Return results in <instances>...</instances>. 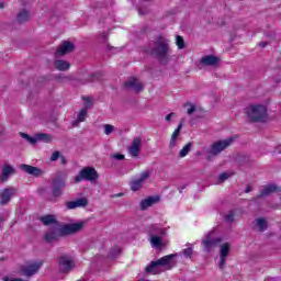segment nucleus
<instances>
[{
  "label": "nucleus",
  "mask_w": 281,
  "mask_h": 281,
  "mask_svg": "<svg viewBox=\"0 0 281 281\" xmlns=\"http://www.w3.org/2000/svg\"><path fill=\"white\" fill-rule=\"evenodd\" d=\"M148 52L160 65L170 63V41L162 35H158L148 46Z\"/></svg>",
  "instance_id": "obj_1"
},
{
  "label": "nucleus",
  "mask_w": 281,
  "mask_h": 281,
  "mask_svg": "<svg viewBox=\"0 0 281 281\" xmlns=\"http://www.w3.org/2000/svg\"><path fill=\"white\" fill-rule=\"evenodd\" d=\"M67 188V173L60 171L57 172L53 179L52 194L53 198L49 201L56 202V199L63 196V189Z\"/></svg>",
  "instance_id": "obj_2"
},
{
  "label": "nucleus",
  "mask_w": 281,
  "mask_h": 281,
  "mask_svg": "<svg viewBox=\"0 0 281 281\" xmlns=\"http://www.w3.org/2000/svg\"><path fill=\"white\" fill-rule=\"evenodd\" d=\"M245 113L249 122H265L267 120V106L262 104H251L246 108Z\"/></svg>",
  "instance_id": "obj_3"
},
{
  "label": "nucleus",
  "mask_w": 281,
  "mask_h": 281,
  "mask_svg": "<svg viewBox=\"0 0 281 281\" xmlns=\"http://www.w3.org/2000/svg\"><path fill=\"white\" fill-rule=\"evenodd\" d=\"M233 144H234V137H228V138L213 143L207 150V156H206L207 161H210L212 157H218V155H221L223 150L229 148Z\"/></svg>",
  "instance_id": "obj_4"
},
{
  "label": "nucleus",
  "mask_w": 281,
  "mask_h": 281,
  "mask_svg": "<svg viewBox=\"0 0 281 281\" xmlns=\"http://www.w3.org/2000/svg\"><path fill=\"white\" fill-rule=\"evenodd\" d=\"M100 175L93 167H85L79 171V175L75 177V183H80V181H98Z\"/></svg>",
  "instance_id": "obj_5"
},
{
  "label": "nucleus",
  "mask_w": 281,
  "mask_h": 281,
  "mask_svg": "<svg viewBox=\"0 0 281 281\" xmlns=\"http://www.w3.org/2000/svg\"><path fill=\"white\" fill-rule=\"evenodd\" d=\"M221 243H223V238L214 237V231L209 232V234H206L204 239L202 240V245L206 254H210V251H212L214 247L221 245Z\"/></svg>",
  "instance_id": "obj_6"
},
{
  "label": "nucleus",
  "mask_w": 281,
  "mask_h": 281,
  "mask_svg": "<svg viewBox=\"0 0 281 281\" xmlns=\"http://www.w3.org/2000/svg\"><path fill=\"white\" fill-rule=\"evenodd\" d=\"M75 267H76V263L74 262V259L69 255H61L58 258L59 273H69L74 271Z\"/></svg>",
  "instance_id": "obj_7"
},
{
  "label": "nucleus",
  "mask_w": 281,
  "mask_h": 281,
  "mask_svg": "<svg viewBox=\"0 0 281 281\" xmlns=\"http://www.w3.org/2000/svg\"><path fill=\"white\" fill-rule=\"evenodd\" d=\"M65 234L63 233V227L60 226H52L44 235V240L46 243H56V240H60Z\"/></svg>",
  "instance_id": "obj_8"
},
{
  "label": "nucleus",
  "mask_w": 281,
  "mask_h": 281,
  "mask_svg": "<svg viewBox=\"0 0 281 281\" xmlns=\"http://www.w3.org/2000/svg\"><path fill=\"white\" fill-rule=\"evenodd\" d=\"M124 87L127 91H134V93H142L144 91V83L136 77H128L124 81Z\"/></svg>",
  "instance_id": "obj_9"
},
{
  "label": "nucleus",
  "mask_w": 281,
  "mask_h": 281,
  "mask_svg": "<svg viewBox=\"0 0 281 281\" xmlns=\"http://www.w3.org/2000/svg\"><path fill=\"white\" fill-rule=\"evenodd\" d=\"M19 194V189L14 187H7L0 191V205H8L13 196Z\"/></svg>",
  "instance_id": "obj_10"
},
{
  "label": "nucleus",
  "mask_w": 281,
  "mask_h": 281,
  "mask_svg": "<svg viewBox=\"0 0 281 281\" xmlns=\"http://www.w3.org/2000/svg\"><path fill=\"white\" fill-rule=\"evenodd\" d=\"M42 267H43L42 260L31 262V263L22 267V273H23V276H26V278H32V276H36V273H38V270Z\"/></svg>",
  "instance_id": "obj_11"
},
{
  "label": "nucleus",
  "mask_w": 281,
  "mask_h": 281,
  "mask_svg": "<svg viewBox=\"0 0 281 281\" xmlns=\"http://www.w3.org/2000/svg\"><path fill=\"white\" fill-rule=\"evenodd\" d=\"M85 227V222H78L74 224H65L61 227V231L64 233V236H71L72 234H78L79 232H82Z\"/></svg>",
  "instance_id": "obj_12"
},
{
  "label": "nucleus",
  "mask_w": 281,
  "mask_h": 281,
  "mask_svg": "<svg viewBox=\"0 0 281 281\" xmlns=\"http://www.w3.org/2000/svg\"><path fill=\"white\" fill-rule=\"evenodd\" d=\"M76 49V46L74 43L69 41L63 42L58 47L55 53V58H60V56H67V54H71Z\"/></svg>",
  "instance_id": "obj_13"
},
{
  "label": "nucleus",
  "mask_w": 281,
  "mask_h": 281,
  "mask_svg": "<svg viewBox=\"0 0 281 281\" xmlns=\"http://www.w3.org/2000/svg\"><path fill=\"white\" fill-rule=\"evenodd\" d=\"M175 258H177V254L167 255L156 261L158 262V267H165L167 270H170L177 267V260Z\"/></svg>",
  "instance_id": "obj_14"
},
{
  "label": "nucleus",
  "mask_w": 281,
  "mask_h": 281,
  "mask_svg": "<svg viewBox=\"0 0 281 281\" xmlns=\"http://www.w3.org/2000/svg\"><path fill=\"white\" fill-rule=\"evenodd\" d=\"M149 177H150V171L148 170L143 171L138 179L132 180L130 182L131 190L133 192H137V190H139V188L144 186V181H146V179H148Z\"/></svg>",
  "instance_id": "obj_15"
},
{
  "label": "nucleus",
  "mask_w": 281,
  "mask_h": 281,
  "mask_svg": "<svg viewBox=\"0 0 281 281\" xmlns=\"http://www.w3.org/2000/svg\"><path fill=\"white\" fill-rule=\"evenodd\" d=\"M12 175H16V169H14V167H12L10 164L4 165L0 173V183L8 182Z\"/></svg>",
  "instance_id": "obj_16"
},
{
  "label": "nucleus",
  "mask_w": 281,
  "mask_h": 281,
  "mask_svg": "<svg viewBox=\"0 0 281 281\" xmlns=\"http://www.w3.org/2000/svg\"><path fill=\"white\" fill-rule=\"evenodd\" d=\"M229 243H225L222 245L220 249V262L218 268L223 271L225 269V265L227 262V257L229 256Z\"/></svg>",
  "instance_id": "obj_17"
},
{
  "label": "nucleus",
  "mask_w": 281,
  "mask_h": 281,
  "mask_svg": "<svg viewBox=\"0 0 281 281\" xmlns=\"http://www.w3.org/2000/svg\"><path fill=\"white\" fill-rule=\"evenodd\" d=\"M20 169L26 175H31L32 177H42V175H45V171H43V169L34 167L32 165L22 164L20 166Z\"/></svg>",
  "instance_id": "obj_18"
},
{
  "label": "nucleus",
  "mask_w": 281,
  "mask_h": 281,
  "mask_svg": "<svg viewBox=\"0 0 281 281\" xmlns=\"http://www.w3.org/2000/svg\"><path fill=\"white\" fill-rule=\"evenodd\" d=\"M274 192H280V187L276 184L263 186L259 192L258 199H265L266 196H271Z\"/></svg>",
  "instance_id": "obj_19"
},
{
  "label": "nucleus",
  "mask_w": 281,
  "mask_h": 281,
  "mask_svg": "<svg viewBox=\"0 0 281 281\" xmlns=\"http://www.w3.org/2000/svg\"><path fill=\"white\" fill-rule=\"evenodd\" d=\"M200 63L205 67H218V63H221V58L214 55H205L201 58Z\"/></svg>",
  "instance_id": "obj_20"
},
{
  "label": "nucleus",
  "mask_w": 281,
  "mask_h": 281,
  "mask_svg": "<svg viewBox=\"0 0 281 281\" xmlns=\"http://www.w3.org/2000/svg\"><path fill=\"white\" fill-rule=\"evenodd\" d=\"M89 200L87 198H80L76 201L66 202V210H76V207H87Z\"/></svg>",
  "instance_id": "obj_21"
},
{
  "label": "nucleus",
  "mask_w": 281,
  "mask_h": 281,
  "mask_svg": "<svg viewBox=\"0 0 281 281\" xmlns=\"http://www.w3.org/2000/svg\"><path fill=\"white\" fill-rule=\"evenodd\" d=\"M142 149V138L136 137L133 139L131 146L128 147V153L132 157H139V150Z\"/></svg>",
  "instance_id": "obj_22"
},
{
  "label": "nucleus",
  "mask_w": 281,
  "mask_h": 281,
  "mask_svg": "<svg viewBox=\"0 0 281 281\" xmlns=\"http://www.w3.org/2000/svg\"><path fill=\"white\" fill-rule=\"evenodd\" d=\"M159 201H160L159 195L148 196L140 201L139 207L140 210H148V207H153V205H155L156 203H159Z\"/></svg>",
  "instance_id": "obj_23"
},
{
  "label": "nucleus",
  "mask_w": 281,
  "mask_h": 281,
  "mask_svg": "<svg viewBox=\"0 0 281 281\" xmlns=\"http://www.w3.org/2000/svg\"><path fill=\"white\" fill-rule=\"evenodd\" d=\"M183 122H184V120L182 119L180 121L178 127L172 133L170 142H169V148H175L177 146V139H178L179 135H181V128H183Z\"/></svg>",
  "instance_id": "obj_24"
},
{
  "label": "nucleus",
  "mask_w": 281,
  "mask_h": 281,
  "mask_svg": "<svg viewBox=\"0 0 281 281\" xmlns=\"http://www.w3.org/2000/svg\"><path fill=\"white\" fill-rule=\"evenodd\" d=\"M40 221L41 223H43V225H46V226H49V225L60 226V223L58 222V220H56V216L52 214L40 217Z\"/></svg>",
  "instance_id": "obj_25"
},
{
  "label": "nucleus",
  "mask_w": 281,
  "mask_h": 281,
  "mask_svg": "<svg viewBox=\"0 0 281 281\" xmlns=\"http://www.w3.org/2000/svg\"><path fill=\"white\" fill-rule=\"evenodd\" d=\"M255 223L258 228V232H260V233L267 232V229L269 228V223L267 222V220L265 217L255 218Z\"/></svg>",
  "instance_id": "obj_26"
},
{
  "label": "nucleus",
  "mask_w": 281,
  "mask_h": 281,
  "mask_svg": "<svg viewBox=\"0 0 281 281\" xmlns=\"http://www.w3.org/2000/svg\"><path fill=\"white\" fill-rule=\"evenodd\" d=\"M71 65L67 60H63V59L55 60V69H57L58 71H68Z\"/></svg>",
  "instance_id": "obj_27"
},
{
  "label": "nucleus",
  "mask_w": 281,
  "mask_h": 281,
  "mask_svg": "<svg viewBox=\"0 0 281 281\" xmlns=\"http://www.w3.org/2000/svg\"><path fill=\"white\" fill-rule=\"evenodd\" d=\"M30 21V11L23 9L16 14V22L18 23H27Z\"/></svg>",
  "instance_id": "obj_28"
},
{
  "label": "nucleus",
  "mask_w": 281,
  "mask_h": 281,
  "mask_svg": "<svg viewBox=\"0 0 281 281\" xmlns=\"http://www.w3.org/2000/svg\"><path fill=\"white\" fill-rule=\"evenodd\" d=\"M146 273H153V276H157L159 273V263L158 261H151L145 269Z\"/></svg>",
  "instance_id": "obj_29"
},
{
  "label": "nucleus",
  "mask_w": 281,
  "mask_h": 281,
  "mask_svg": "<svg viewBox=\"0 0 281 281\" xmlns=\"http://www.w3.org/2000/svg\"><path fill=\"white\" fill-rule=\"evenodd\" d=\"M164 234H165L164 228L156 225L149 226V236H164Z\"/></svg>",
  "instance_id": "obj_30"
},
{
  "label": "nucleus",
  "mask_w": 281,
  "mask_h": 281,
  "mask_svg": "<svg viewBox=\"0 0 281 281\" xmlns=\"http://www.w3.org/2000/svg\"><path fill=\"white\" fill-rule=\"evenodd\" d=\"M192 142H189L187 145L182 147V149L179 151V157L183 159V157H187L190 150H192Z\"/></svg>",
  "instance_id": "obj_31"
},
{
  "label": "nucleus",
  "mask_w": 281,
  "mask_h": 281,
  "mask_svg": "<svg viewBox=\"0 0 281 281\" xmlns=\"http://www.w3.org/2000/svg\"><path fill=\"white\" fill-rule=\"evenodd\" d=\"M35 139L36 142H45L46 144H49V142H52V135L40 133L35 135Z\"/></svg>",
  "instance_id": "obj_32"
},
{
  "label": "nucleus",
  "mask_w": 281,
  "mask_h": 281,
  "mask_svg": "<svg viewBox=\"0 0 281 281\" xmlns=\"http://www.w3.org/2000/svg\"><path fill=\"white\" fill-rule=\"evenodd\" d=\"M120 254H122V248H120L119 246H115L110 250L108 258H110L111 260H115V258H117Z\"/></svg>",
  "instance_id": "obj_33"
},
{
  "label": "nucleus",
  "mask_w": 281,
  "mask_h": 281,
  "mask_svg": "<svg viewBox=\"0 0 281 281\" xmlns=\"http://www.w3.org/2000/svg\"><path fill=\"white\" fill-rule=\"evenodd\" d=\"M87 109H82L80 110V112L78 113V116H77V121L76 123L72 124V126H77L78 123L80 122H85V120H87Z\"/></svg>",
  "instance_id": "obj_34"
},
{
  "label": "nucleus",
  "mask_w": 281,
  "mask_h": 281,
  "mask_svg": "<svg viewBox=\"0 0 281 281\" xmlns=\"http://www.w3.org/2000/svg\"><path fill=\"white\" fill-rule=\"evenodd\" d=\"M151 247H161V237L159 235L150 236Z\"/></svg>",
  "instance_id": "obj_35"
},
{
  "label": "nucleus",
  "mask_w": 281,
  "mask_h": 281,
  "mask_svg": "<svg viewBox=\"0 0 281 281\" xmlns=\"http://www.w3.org/2000/svg\"><path fill=\"white\" fill-rule=\"evenodd\" d=\"M176 44H177L178 49H184L186 48V41L180 35L176 36Z\"/></svg>",
  "instance_id": "obj_36"
},
{
  "label": "nucleus",
  "mask_w": 281,
  "mask_h": 281,
  "mask_svg": "<svg viewBox=\"0 0 281 281\" xmlns=\"http://www.w3.org/2000/svg\"><path fill=\"white\" fill-rule=\"evenodd\" d=\"M20 136L23 138V139H26V142H29V144H36V136L32 137L30 136L29 134H25L23 132L20 133Z\"/></svg>",
  "instance_id": "obj_37"
},
{
  "label": "nucleus",
  "mask_w": 281,
  "mask_h": 281,
  "mask_svg": "<svg viewBox=\"0 0 281 281\" xmlns=\"http://www.w3.org/2000/svg\"><path fill=\"white\" fill-rule=\"evenodd\" d=\"M194 251V248L192 247V244H189V247L182 250V254L184 258H192V254Z\"/></svg>",
  "instance_id": "obj_38"
},
{
  "label": "nucleus",
  "mask_w": 281,
  "mask_h": 281,
  "mask_svg": "<svg viewBox=\"0 0 281 281\" xmlns=\"http://www.w3.org/2000/svg\"><path fill=\"white\" fill-rule=\"evenodd\" d=\"M103 128H104V133L106 135H111V133H113V131H115V127L111 124H104Z\"/></svg>",
  "instance_id": "obj_39"
},
{
  "label": "nucleus",
  "mask_w": 281,
  "mask_h": 281,
  "mask_svg": "<svg viewBox=\"0 0 281 281\" xmlns=\"http://www.w3.org/2000/svg\"><path fill=\"white\" fill-rule=\"evenodd\" d=\"M227 179H229V173L227 172H223L218 176V180L221 181V183H224V181H227Z\"/></svg>",
  "instance_id": "obj_40"
},
{
  "label": "nucleus",
  "mask_w": 281,
  "mask_h": 281,
  "mask_svg": "<svg viewBox=\"0 0 281 281\" xmlns=\"http://www.w3.org/2000/svg\"><path fill=\"white\" fill-rule=\"evenodd\" d=\"M234 212L233 211H231L226 216H225V221L227 222V223H234Z\"/></svg>",
  "instance_id": "obj_41"
},
{
  "label": "nucleus",
  "mask_w": 281,
  "mask_h": 281,
  "mask_svg": "<svg viewBox=\"0 0 281 281\" xmlns=\"http://www.w3.org/2000/svg\"><path fill=\"white\" fill-rule=\"evenodd\" d=\"M60 158V151H54L53 155L50 156V161H58Z\"/></svg>",
  "instance_id": "obj_42"
},
{
  "label": "nucleus",
  "mask_w": 281,
  "mask_h": 281,
  "mask_svg": "<svg viewBox=\"0 0 281 281\" xmlns=\"http://www.w3.org/2000/svg\"><path fill=\"white\" fill-rule=\"evenodd\" d=\"M148 9H144L143 7H139L138 8V14L140 15V16H144L145 14H148Z\"/></svg>",
  "instance_id": "obj_43"
},
{
  "label": "nucleus",
  "mask_w": 281,
  "mask_h": 281,
  "mask_svg": "<svg viewBox=\"0 0 281 281\" xmlns=\"http://www.w3.org/2000/svg\"><path fill=\"white\" fill-rule=\"evenodd\" d=\"M112 159H116L117 161H123L124 155H122V154H114V155H112Z\"/></svg>",
  "instance_id": "obj_44"
},
{
  "label": "nucleus",
  "mask_w": 281,
  "mask_h": 281,
  "mask_svg": "<svg viewBox=\"0 0 281 281\" xmlns=\"http://www.w3.org/2000/svg\"><path fill=\"white\" fill-rule=\"evenodd\" d=\"M194 111H196V105L192 104L190 106V109H188L187 113H188V115H192V113H194Z\"/></svg>",
  "instance_id": "obj_45"
},
{
  "label": "nucleus",
  "mask_w": 281,
  "mask_h": 281,
  "mask_svg": "<svg viewBox=\"0 0 281 281\" xmlns=\"http://www.w3.org/2000/svg\"><path fill=\"white\" fill-rule=\"evenodd\" d=\"M59 159H60L61 166H67V158L65 156H60Z\"/></svg>",
  "instance_id": "obj_46"
},
{
  "label": "nucleus",
  "mask_w": 281,
  "mask_h": 281,
  "mask_svg": "<svg viewBox=\"0 0 281 281\" xmlns=\"http://www.w3.org/2000/svg\"><path fill=\"white\" fill-rule=\"evenodd\" d=\"M175 116V113H169L167 116H166V122H171L172 121V117Z\"/></svg>",
  "instance_id": "obj_47"
},
{
  "label": "nucleus",
  "mask_w": 281,
  "mask_h": 281,
  "mask_svg": "<svg viewBox=\"0 0 281 281\" xmlns=\"http://www.w3.org/2000/svg\"><path fill=\"white\" fill-rule=\"evenodd\" d=\"M97 78V75H90L87 82H94Z\"/></svg>",
  "instance_id": "obj_48"
},
{
  "label": "nucleus",
  "mask_w": 281,
  "mask_h": 281,
  "mask_svg": "<svg viewBox=\"0 0 281 281\" xmlns=\"http://www.w3.org/2000/svg\"><path fill=\"white\" fill-rule=\"evenodd\" d=\"M251 190H254V188L251 186H247L246 189H245V193L246 194H249V192H251Z\"/></svg>",
  "instance_id": "obj_49"
},
{
  "label": "nucleus",
  "mask_w": 281,
  "mask_h": 281,
  "mask_svg": "<svg viewBox=\"0 0 281 281\" xmlns=\"http://www.w3.org/2000/svg\"><path fill=\"white\" fill-rule=\"evenodd\" d=\"M267 45H269L268 42H260L259 43V47H261L262 49H265V47H267Z\"/></svg>",
  "instance_id": "obj_50"
},
{
  "label": "nucleus",
  "mask_w": 281,
  "mask_h": 281,
  "mask_svg": "<svg viewBox=\"0 0 281 281\" xmlns=\"http://www.w3.org/2000/svg\"><path fill=\"white\" fill-rule=\"evenodd\" d=\"M101 38H103V41L106 42L108 38H109V35H106V33L103 32V33L101 34Z\"/></svg>",
  "instance_id": "obj_51"
},
{
  "label": "nucleus",
  "mask_w": 281,
  "mask_h": 281,
  "mask_svg": "<svg viewBox=\"0 0 281 281\" xmlns=\"http://www.w3.org/2000/svg\"><path fill=\"white\" fill-rule=\"evenodd\" d=\"M56 80L60 81V80H67V77L59 75L56 77Z\"/></svg>",
  "instance_id": "obj_52"
},
{
  "label": "nucleus",
  "mask_w": 281,
  "mask_h": 281,
  "mask_svg": "<svg viewBox=\"0 0 281 281\" xmlns=\"http://www.w3.org/2000/svg\"><path fill=\"white\" fill-rule=\"evenodd\" d=\"M187 186H182V187H179L178 190L180 192V194H183V190H186Z\"/></svg>",
  "instance_id": "obj_53"
},
{
  "label": "nucleus",
  "mask_w": 281,
  "mask_h": 281,
  "mask_svg": "<svg viewBox=\"0 0 281 281\" xmlns=\"http://www.w3.org/2000/svg\"><path fill=\"white\" fill-rule=\"evenodd\" d=\"M150 1H153V0H143L142 5H146V3H150Z\"/></svg>",
  "instance_id": "obj_54"
},
{
  "label": "nucleus",
  "mask_w": 281,
  "mask_h": 281,
  "mask_svg": "<svg viewBox=\"0 0 281 281\" xmlns=\"http://www.w3.org/2000/svg\"><path fill=\"white\" fill-rule=\"evenodd\" d=\"M109 49H114L115 52H120V48L108 46Z\"/></svg>",
  "instance_id": "obj_55"
},
{
  "label": "nucleus",
  "mask_w": 281,
  "mask_h": 281,
  "mask_svg": "<svg viewBox=\"0 0 281 281\" xmlns=\"http://www.w3.org/2000/svg\"><path fill=\"white\" fill-rule=\"evenodd\" d=\"M83 100H85L86 102H91V97H86Z\"/></svg>",
  "instance_id": "obj_56"
},
{
  "label": "nucleus",
  "mask_w": 281,
  "mask_h": 281,
  "mask_svg": "<svg viewBox=\"0 0 281 281\" xmlns=\"http://www.w3.org/2000/svg\"><path fill=\"white\" fill-rule=\"evenodd\" d=\"M9 281H24L23 279H19V278H14V279H11Z\"/></svg>",
  "instance_id": "obj_57"
},
{
  "label": "nucleus",
  "mask_w": 281,
  "mask_h": 281,
  "mask_svg": "<svg viewBox=\"0 0 281 281\" xmlns=\"http://www.w3.org/2000/svg\"><path fill=\"white\" fill-rule=\"evenodd\" d=\"M0 10H3V3H0Z\"/></svg>",
  "instance_id": "obj_58"
},
{
  "label": "nucleus",
  "mask_w": 281,
  "mask_h": 281,
  "mask_svg": "<svg viewBox=\"0 0 281 281\" xmlns=\"http://www.w3.org/2000/svg\"><path fill=\"white\" fill-rule=\"evenodd\" d=\"M184 106H188V103H186Z\"/></svg>",
  "instance_id": "obj_59"
},
{
  "label": "nucleus",
  "mask_w": 281,
  "mask_h": 281,
  "mask_svg": "<svg viewBox=\"0 0 281 281\" xmlns=\"http://www.w3.org/2000/svg\"><path fill=\"white\" fill-rule=\"evenodd\" d=\"M119 196H122V193H120Z\"/></svg>",
  "instance_id": "obj_60"
},
{
  "label": "nucleus",
  "mask_w": 281,
  "mask_h": 281,
  "mask_svg": "<svg viewBox=\"0 0 281 281\" xmlns=\"http://www.w3.org/2000/svg\"><path fill=\"white\" fill-rule=\"evenodd\" d=\"M0 135H1V131H0Z\"/></svg>",
  "instance_id": "obj_61"
},
{
  "label": "nucleus",
  "mask_w": 281,
  "mask_h": 281,
  "mask_svg": "<svg viewBox=\"0 0 281 281\" xmlns=\"http://www.w3.org/2000/svg\"><path fill=\"white\" fill-rule=\"evenodd\" d=\"M0 229H1V225H0Z\"/></svg>",
  "instance_id": "obj_62"
}]
</instances>
